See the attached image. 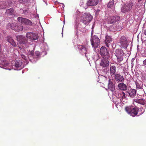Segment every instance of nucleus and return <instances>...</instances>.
I'll return each instance as SVG.
<instances>
[{
    "mask_svg": "<svg viewBox=\"0 0 146 146\" xmlns=\"http://www.w3.org/2000/svg\"><path fill=\"white\" fill-rule=\"evenodd\" d=\"M128 93L130 96L132 97L136 95V90L134 89H131L129 91Z\"/></svg>",
    "mask_w": 146,
    "mask_h": 146,
    "instance_id": "4be33fe9",
    "label": "nucleus"
},
{
    "mask_svg": "<svg viewBox=\"0 0 146 146\" xmlns=\"http://www.w3.org/2000/svg\"><path fill=\"white\" fill-rule=\"evenodd\" d=\"M0 67L3 68L10 70L11 69L8 68L9 67L10 64L8 61H7L5 59L1 58H0Z\"/></svg>",
    "mask_w": 146,
    "mask_h": 146,
    "instance_id": "f8f14e48",
    "label": "nucleus"
},
{
    "mask_svg": "<svg viewBox=\"0 0 146 146\" xmlns=\"http://www.w3.org/2000/svg\"><path fill=\"white\" fill-rule=\"evenodd\" d=\"M78 48L80 52L83 55L85 54V56L88 60V56H90V54L88 52L87 49L83 46L82 45H78Z\"/></svg>",
    "mask_w": 146,
    "mask_h": 146,
    "instance_id": "1a4fd4ad",
    "label": "nucleus"
},
{
    "mask_svg": "<svg viewBox=\"0 0 146 146\" xmlns=\"http://www.w3.org/2000/svg\"><path fill=\"white\" fill-rule=\"evenodd\" d=\"M143 64L145 65H146V59L143 61Z\"/></svg>",
    "mask_w": 146,
    "mask_h": 146,
    "instance_id": "e433bc0d",
    "label": "nucleus"
},
{
    "mask_svg": "<svg viewBox=\"0 0 146 146\" xmlns=\"http://www.w3.org/2000/svg\"><path fill=\"white\" fill-rule=\"evenodd\" d=\"M115 69L116 67L114 66H113L110 67V73L111 75L114 74L116 71Z\"/></svg>",
    "mask_w": 146,
    "mask_h": 146,
    "instance_id": "b1692460",
    "label": "nucleus"
},
{
    "mask_svg": "<svg viewBox=\"0 0 146 146\" xmlns=\"http://www.w3.org/2000/svg\"><path fill=\"white\" fill-rule=\"evenodd\" d=\"M27 55L29 60L33 63H35L40 58L39 52L38 51L35 52V54L33 51H30Z\"/></svg>",
    "mask_w": 146,
    "mask_h": 146,
    "instance_id": "7ed1b4c3",
    "label": "nucleus"
},
{
    "mask_svg": "<svg viewBox=\"0 0 146 146\" xmlns=\"http://www.w3.org/2000/svg\"><path fill=\"white\" fill-rule=\"evenodd\" d=\"M13 40L12 38L9 36L7 38V40L10 43Z\"/></svg>",
    "mask_w": 146,
    "mask_h": 146,
    "instance_id": "c756f323",
    "label": "nucleus"
},
{
    "mask_svg": "<svg viewBox=\"0 0 146 146\" xmlns=\"http://www.w3.org/2000/svg\"><path fill=\"white\" fill-rule=\"evenodd\" d=\"M119 50V61H121L123 60V57L124 56V53L123 52V50L120 49Z\"/></svg>",
    "mask_w": 146,
    "mask_h": 146,
    "instance_id": "5701e85b",
    "label": "nucleus"
},
{
    "mask_svg": "<svg viewBox=\"0 0 146 146\" xmlns=\"http://www.w3.org/2000/svg\"><path fill=\"white\" fill-rule=\"evenodd\" d=\"M119 42L120 44V47L122 49L125 50L127 46V41L125 37L123 36L121 37Z\"/></svg>",
    "mask_w": 146,
    "mask_h": 146,
    "instance_id": "6e6552de",
    "label": "nucleus"
},
{
    "mask_svg": "<svg viewBox=\"0 0 146 146\" xmlns=\"http://www.w3.org/2000/svg\"><path fill=\"white\" fill-rule=\"evenodd\" d=\"M114 79L116 81H117L118 82H119V74H116L115 76Z\"/></svg>",
    "mask_w": 146,
    "mask_h": 146,
    "instance_id": "2f4dec72",
    "label": "nucleus"
},
{
    "mask_svg": "<svg viewBox=\"0 0 146 146\" xmlns=\"http://www.w3.org/2000/svg\"><path fill=\"white\" fill-rule=\"evenodd\" d=\"M90 41L93 48L94 49L98 48L100 45V40L97 36L94 35L92 36V35Z\"/></svg>",
    "mask_w": 146,
    "mask_h": 146,
    "instance_id": "423d86ee",
    "label": "nucleus"
},
{
    "mask_svg": "<svg viewBox=\"0 0 146 146\" xmlns=\"http://www.w3.org/2000/svg\"><path fill=\"white\" fill-rule=\"evenodd\" d=\"M144 34L146 36V29L144 31Z\"/></svg>",
    "mask_w": 146,
    "mask_h": 146,
    "instance_id": "79ce46f5",
    "label": "nucleus"
},
{
    "mask_svg": "<svg viewBox=\"0 0 146 146\" xmlns=\"http://www.w3.org/2000/svg\"><path fill=\"white\" fill-rule=\"evenodd\" d=\"M133 3L132 2L125 4L122 6L121 12L123 13L127 12L131 9Z\"/></svg>",
    "mask_w": 146,
    "mask_h": 146,
    "instance_id": "9d476101",
    "label": "nucleus"
},
{
    "mask_svg": "<svg viewBox=\"0 0 146 146\" xmlns=\"http://www.w3.org/2000/svg\"><path fill=\"white\" fill-rule=\"evenodd\" d=\"M119 82H123L124 81V78L122 76L119 75Z\"/></svg>",
    "mask_w": 146,
    "mask_h": 146,
    "instance_id": "7c9ffc66",
    "label": "nucleus"
},
{
    "mask_svg": "<svg viewBox=\"0 0 146 146\" xmlns=\"http://www.w3.org/2000/svg\"><path fill=\"white\" fill-rule=\"evenodd\" d=\"M64 24H65V21H64Z\"/></svg>",
    "mask_w": 146,
    "mask_h": 146,
    "instance_id": "c03bdc74",
    "label": "nucleus"
},
{
    "mask_svg": "<svg viewBox=\"0 0 146 146\" xmlns=\"http://www.w3.org/2000/svg\"><path fill=\"white\" fill-rule=\"evenodd\" d=\"M93 19V16L89 13H84L80 19V22L84 25H88L91 22Z\"/></svg>",
    "mask_w": 146,
    "mask_h": 146,
    "instance_id": "20e7f679",
    "label": "nucleus"
},
{
    "mask_svg": "<svg viewBox=\"0 0 146 146\" xmlns=\"http://www.w3.org/2000/svg\"><path fill=\"white\" fill-rule=\"evenodd\" d=\"M125 111L130 115L134 117L138 114L139 110L137 107H127L125 108Z\"/></svg>",
    "mask_w": 146,
    "mask_h": 146,
    "instance_id": "39448f33",
    "label": "nucleus"
},
{
    "mask_svg": "<svg viewBox=\"0 0 146 146\" xmlns=\"http://www.w3.org/2000/svg\"><path fill=\"white\" fill-rule=\"evenodd\" d=\"M119 17L115 16L111 17L108 19V23L109 24H111L118 20Z\"/></svg>",
    "mask_w": 146,
    "mask_h": 146,
    "instance_id": "f3484780",
    "label": "nucleus"
},
{
    "mask_svg": "<svg viewBox=\"0 0 146 146\" xmlns=\"http://www.w3.org/2000/svg\"><path fill=\"white\" fill-rule=\"evenodd\" d=\"M112 40L110 36L107 35L106 36L105 43L107 47H109V46L110 45V42Z\"/></svg>",
    "mask_w": 146,
    "mask_h": 146,
    "instance_id": "a211bd4d",
    "label": "nucleus"
},
{
    "mask_svg": "<svg viewBox=\"0 0 146 146\" xmlns=\"http://www.w3.org/2000/svg\"><path fill=\"white\" fill-rule=\"evenodd\" d=\"M100 52L101 55L103 58H106L107 59L110 58L109 50L106 48L105 46H102L101 48Z\"/></svg>",
    "mask_w": 146,
    "mask_h": 146,
    "instance_id": "0eeeda50",
    "label": "nucleus"
},
{
    "mask_svg": "<svg viewBox=\"0 0 146 146\" xmlns=\"http://www.w3.org/2000/svg\"><path fill=\"white\" fill-rule=\"evenodd\" d=\"M17 41L20 44L25 46L24 48H23L21 50L22 52L26 53V48L28 47L29 45L31 44V41L28 40V38H26L25 36L22 35H18L16 37Z\"/></svg>",
    "mask_w": 146,
    "mask_h": 146,
    "instance_id": "f257e3e1",
    "label": "nucleus"
},
{
    "mask_svg": "<svg viewBox=\"0 0 146 146\" xmlns=\"http://www.w3.org/2000/svg\"><path fill=\"white\" fill-rule=\"evenodd\" d=\"M22 73H23V71H22Z\"/></svg>",
    "mask_w": 146,
    "mask_h": 146,
    "instance_id": "49530a36",
    "label": "nucleus"
},
{
    "mask_svg": "<svg viewBox=\"0 0 146 146\" xmlns=\"http://www.w3.org/2000/svg\"><path fill=\"white\" fill-rule=\"evenodd\" d=\"M40 48L42 50V52H44V54H47V51L48 50V47L46 43H43L41 45Z\"/></svg>",
    "mask_w": 146,
    "mask_h": 146,
    "instance_id": "dca6fc26",
    "label": "nucleus"
},
{
    "mask_svg": "<svg viewBox=\"0 0 146 146\" xmlns=\"http://www.w3.org/2000/svg\"><path fill=\"white\" fill-rule=\"evenodd\" d=\"M1 50H2V49H1V45H0V54L1 53Z\"/></svg>",
    "mask_w": 146,
    "mask_h": 146,
    "instance_id": "a19ab883",
    "label": "nucleus"
},
{
    "mask_svg": "<svg viewBox=\"0 0 146 146\" xmlns=\"http://www.w3.org/2000/svg\"><path fill=\"white\" fill-rule=\"evenodd\" d=\"M19 1L20 3H25V0H19Z\"/></svg>",
    "mask_w": 146,
    "mask_h": 146,
    "instance_id": "f704fd0d",
    "label": "nucleus"
},
{
    "mask_svg": "<svg viewBox=\"0 0 146 146\" xmlns=\"http://www.w3.org/2000/svg\"><path fill=\"white\" fill-rule=\"evenodd\" d=\"M63 27H64V26ZM63 28H62V37H63Z\"/></svg>",
    "mask_w": 146,
    "mask_h": 146,
    "instance_id": "ea45409f",
    "label": "nucleus"
},
{
    "mask_svg": "<svg viewBox=\"0 0 146 146\" xmlns=\"http://www.w3.org/2000/svg\"><path fill=\"white\" fill-rule=\"evenodd\" d=\"M108 59H107L106 58H103L100 63V65L103 67L108 66L109 64V62Z\"/></svg>",
    "mask_w": 146,
    "mask_h": 146,
    "instance_id": "2eb2a0df",
    "label": "nucleus"
},
{
    "mask_svg": "<svg viewBox=\"0 0 146 146\" xmlns=\"http://www.w3.org/2000/svg\"><path fill=\"white\" fill-rule=\"evenodd\" d=\"M119 89L121 90L125 91L127 89V87L126 84L123 83L119 84Z\"/></svg>",
    "mask_w": 146,
    "mask_h": 146,
    "instance_id": "412c9836",
    "label": "nucleus"
},
{
    "mask_svg": "<svg viewBox=\"0 0 146 146\" xmlns=\"http://www.w3.org/2000/svg\"><path fill=\"white\" fill-rule=\"evenodd\" d=\"M108 87L109 89L111 92H114L115 90V88L114 85L113 84L112 82L110 80H109V83L108 84Z\"/></svg>",
    "mask_w": 146,
    "mask_h": 146,
    "instance_id": "aec40b11",
    "label": "nucleus"
},
{
    "mask_svg": "<svg viewBox=\"0 0 146 146\" xmlns=\"http://www.w3.org/2000/svg\"><path fill=\"white\" fill-rule=\"evenodd\" d=\"M18 21L23 24L31 26L32 25V22L29 19L23 17H19L17 18Z\"/></svg>",
    "mask_w": 146,
    "mask_h": 146,
    "instance_id": "ddd939ff",
    "label": "nucleus"
},
{
    "mask_svg": "<svg viewBox=\"0 0 146 146\" xmlns=\"http://www.w3.org/2000/svg\"><path fill=\"white\" fill-rule=\"evenodd\" d=\"M10 27L12 29L17 31H21L23 29V27L22 26L18 25V24L16 23L11 24Z\"/></svg>",
    "mask_w": 146,
    "mask_h": 146,
    "instance_id": "4468645a",
    "label": "nucleus"
},
{
    "mask_svg": "<svg viewBox=\"0 0 146 146\" xmlns=\"http://www.w3.org/2000/svg\"><path fill=\"white\" fill-rule=\"evenodd\" d=\"M22 54L21 55V57L23 59V62L24 63H23L22 60H16L15 61V67L17 68V69H15V70H19L24 67L28 63V61L27 58L25 55V52H21Z\"/></svg>",
    "mask_w": 146,
    "mask_h": 146,
    "instance_id": "f03ea898",
    "label": "nucleus"
},
{
    "mask_svg": "<svg viewBox=\"0 0 146 146\" xmlns=\"http://www.w3.org/2000/svg\"><path fill=\"white\" fill-rule=\"evenodd\" d=\"M114 0H111L107 5V7L108 8H111L114 5Z\"/></svg>",
    "mask_w": 146,
    "mask_h": 146,
    "instance_id": "a878e982",
    "label": "nucleus"
},
{
    "mask_svg": "<svg viewBox=\"0 0 146 146\" xmlns=\"http://www.w3.org/2000/svg\"><path fill=\"white\" fill-rule=\"evenodd\" d=\"M61 4H62V5H63V6H62V7L63 8H64V4L63 3H62Z\"/></svg>",
    "mask_w": 146,
    "mask_h": 146,
    "instance_id": "37998d69",
    "label": "nucleus"
},
{
    "mask_svg": "<svg viewBox=\"0 0 146 146\" xmlns=\"http://www.w3.org/2000/svg\"><path fill=\"white\" fill-rule=\"evenodd\" d=\"M98 2V0H89L87 3L88 6H94L96 5Z\"/></svg>",
    "mask_w": 146,
    "mask_h": 146,
    "instance_id": "6ab92c4d",
    "label": "nucleus"
},
{
    "mask_svg": "<svg viewBox=\"0 0 146 146\" xmlns=\"http://www.w3.org/2000/svg\"><path fill=\"white\" fill-rule=\"evenodd\" d=\"M10 43L14 47H15L17 46L14 40H13Z\"/></svg>",
    "mask_w": 146,
    "mask_h": 146,
    "instance_id": "473e14b6",
    "label": "nucleus"
},
{
    "mask_svg": "<svg viewBox=\"0 0 146 146\" xmlns=\"http://www.w3.org/2000/svg\"><path fill=\"white\" fill-rule=\"evenodd\" d=\"M119 94L120 95V98H121V99H123L125 98V93L121 91H119Z\"/></svg>",
    "mask_w": 146,
    "mask_h": 146,
    "instance_id": "bb28decb",
    "label": "nucleus"
},
{
    "mask_svg": "<svg viewBox=\"0 0 146 146\" xmlns=\"http://www.w3.org/2000/svg\"><path fill=\"white\" fill-rule=\"evenodd\" d=\"M94 28V25H93L92 26V34H91V35H92V34L93 33V28Z\"/></svg>",
    "mask_w": 146,
    "mask_h": 146,
    "instance_id": "c9c22d12",
    "label": "nucleus"
},
{
    "mask_svg": "<svg viewBox=\"0 0 146 146\" xmlns=\"http://www.w3.org/2000/svg\"><path fill=\"white\" fill-rule=\"evenodd\" d=\"M141 104L142 105H144L145 104V103L143 102L141 103Z\"/></svg>",
    "mask_w": 146,
    "mask_h": 146,
    "instance_id": "58836bf2",
    "label": "nucleus"
},
{
    "mask_svg": "<svg viewBox=\"0 0 146 146\" xmlns=\"http://www.w3.org/2000/svg\"><path fill=\"white\" fill-rule=\"evenodd\" d=\"M145 43H146V40H145Z\"/></svg>",
    "mask_w": 146,
    "mask_h": 146,
    "instance_id": "a18cd8bd",
    "label": "nucleus"
},
{
    "mask_svg": "<svg viewBox=\"0 0 146 146\" xmlns=\"http://www.w3.org/2000/svg\"><path fill=\"white\" fill-rule=\"evenodd\" d=\"M26 36L31 41L32 40H37L38 38V36L37 34L32 32L27 33L26 34Z\"/></svg>",
    "mask_w": 146,
    "mask_h": 146,
    "instance_id": "9b49d317",
    "label": "nucleus"
},
{
    "mask_svg": "<svg viewBox=\"0 0 146 146\" xmlns=\"http://www.w3.org/2000/svg\"><path fill=\"white\" fill-rule=\"evenodd\" d=\"M14 10L13 9L10 8L7 9L6 11V13L9 15H12L13 12Z\"/></svg>",
    "mask_w": 146,
    "mask_h": 146,
    "instance_id": "393cba45",
    "label": "nucleus"
},
{
    "mask_svg": "<svg viewBox=\"0 0 146 146\" xmlns=\"http://www.w3.org/2000/svg\"><path fill=\"white\" fill-rule=\"evenodd\" d=\"M75 24L76 27H77V26H78L79 24V22L77 20H76L75 22Z\"/></svg>",
    "mask_w": 146,
    "mask_h": 146,
    "instance_id": "72a5a7b5",
    "label": "nucleus"
},
{
    "mask_svg": "<svg viewBox=\"0 0 146 146\" xmlns=\"http://www.w3.org/2000/svg\"><path fill=\"white\" fill-rule=\"evenodd\" d=\"M115 98H113V102L115 103V106L117 109H118V108L117 107L118 102L117 100L116 101V100H115Z\"/></svg>",
    "mask_w": 146,
    "mask_h": 146,
    "instance_id": "c85d7f7f",
    "label": "nucleus"
},
{
    "mask_svg": "<svg viewBox=\"0 0 146 146\" xmlns=\"http://www.w3.org/2000/svg\"><path fill=\"white\" fill-rule=\"evenodd\" d=\"M100 11V10H97V11H96V14H98V13Z\"/></svg>",
    "mask_w": 146,
    "mask_h": 146,
    "instance_id": "4c0bfd02",
    "label": "nucleus"
},
{
    "mask_svg": "<svg viewBox=\"0 0 146 146\" xmlns=\"http://www.w3.org/2000/svg\"><path fill=\"white\" fill-rule=\"evenodd\" d=\"M115 54L116 56L117 59L118 60L119 59V49H117L116 50L115 53Z\"/></svg>",
    "mask_w": 146,
    "mask_h": 146,
    "instance_id": "cd10ccee",
    "label": "nucleus"
}]
</instances>
